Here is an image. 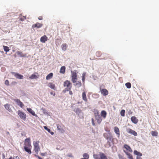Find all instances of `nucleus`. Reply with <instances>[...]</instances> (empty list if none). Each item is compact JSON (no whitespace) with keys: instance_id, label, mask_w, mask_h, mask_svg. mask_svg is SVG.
Returning a JSON list of instances; mask_svg holds the SVG:
<instances>
[{"instance_id":"nucleus-25","label":"nucleus","mask_w":159,"mask_h":159,"mask_svg":"<svg viewBox=\"0 0 159 159\" xmlns=\"http://www.w3.org/2000/svg\"><path fill=\"white\" fill-rule=\"evenodd\" d=\"M84 158H82L80 159H88L89 158V155L87 153H84L83 155Z\"/></svg>"},{"instance_id":"nucleus-23","label":"nucleus","mask_w":159,"mask_h":159,"mask_svg":"<svg viewBox=\"0 0 159 159\" xmlns=\"http://www.w3.org/2000/svg\"><path fill=\"white\" fill-rule=\"evenodd\" d=\"M82 99L85 102H87L88 101L86 97V93L85 92L82 93Z\"/></svg>"},{"instance_id":"nucleus-20","label":"nucleus","mask_w":159,"mask_h":159,"mask_svg":"<svg viewBox=\"0 0 159 159\" xmlns=\"http://www.w3.org/2000/svg\"><path fill=\"white\" fill-rule=\"evenodd\" d=\"M48 86L50 88L55 90V86L54 84L51 82H49L48 84Z\"/></svg>"},{"instance_id":"nucleus-16","label":"nucleus","mask_w":159,"mask_h":159,"mask_svg":"<svg viewBox=\"0 0 159 159\" xmlns=\"http://www.w3.org/2000/svg\"><path fill=\"white\" fill-rule=\"evenodd\" d=\"M48 37H47L44 35L43 36H42L40 38V41L43 43H45L46 41L48 40Z\"/></svg>"},{"instance_id":"nucleus-19","label":"nucleus","mask_w":159,"mask_h":159,"mask_svg":"<svg viewBox=\"0 0 159 159\" xmlns=\"http://www.w3.org/2000/svg\"><path fill=\"white\" fill-rule=\"evenodd\" d=\"M124 148H125L126 150L128 151L129 152H132V150L130 148L129 146V145H127V144H125L124 145Z\"/></svg>"},{"instance_id":"nucleus-8","label":"nucleus","mask_w":159,"mask_h":159,"mask_svg":"<svg viewBox=\"0 0 159 159\" xmlns=\"http://www.w3.org/2000/svg\"><path fill=\"white\" fill-rule=\"evenodd\" d=\"M95 116L96 119L97 120V122L98 124H100L101 122L102 119L100 117L98 112H97V113H95Z\"/></svg>"},{"instance_id":"nucleus-54","label":"nucleus","mask_w":159,"mask_h":159,"mask_svg":"<svg viewBox=\"0 0 159 159\" xmlns=\"http://www.w3.org/2000/svg\"><path fill=\"white\" fill-rule=\"evenodd\" d=\"M132 112H130V113L131 114H132Z\"/></svg>"},{"instance_id":"nucleus-50","label":"nucleus","mask_w":159,"mask_h":159,"mask_svg":"<svg viewBox=\"0 0 159 159\" xmlns=\"http://www.w3.org/2000/svg\"><path fill=\"white\" fill-rule=\"evenodd\" d=\"M136 159H142V158L141 157L137 156L136 157Z\"/></svg>"},{"instance_id":"nucleus-18","label":"nucleus","mask_w":159,"mask_h":159,"mask_svg":"<svg viewBox=\"0 0 159 159\" xmlns=\"http://www.w3.org/2000/svg\"><path fill=\"white\" fill-rule=\"evenodd\" d=\"M131 120L133 123L135 124H137L138 121V119L134 116H132L131 117Z\"/></svg>"},{"instance_id":"nucleus-21","label":"nucleus","mask_w":159,"mask_h":159,"mask_svg":"<svg viewBox=\"0 0 159 159\" xmlns=\"http://www.w3.org/2000/svg\"><path fill=\"white\" fill-rule=\"evenodd\" d=\"M27 110L28 111L30 112V114H31L32 115L34 116H35V112L34 111H33L31 108H27Z\"/></svg>"},{"instance_id":"nucleus-51","label":"nucleus","mask_w":159,"mask_h":159,"mask_svg":"<svg viewBox=\"0 0 159 159\" xmlns=\"http://www.w3.org/2000/svg\"><path fill=\"white\" fill-rule=\"evenodd\" d=\"M84 79H85V78H84V76H83V77H82V81H84Z\"/></svg>"},{"instance_id":"nucleus-2","label":"nucleus","mask_w":159,"mask_h":159,"mask_svg":"<svg viewBox=\"0 0 159 159\" xmlns=\"http://www.w3.org/2000/svg\"><path fill=\"white\" fill-rule=\"evenodd\" d=\"M63 86L66 88L63 91L64 93H66V91H68L71 90L72 85L70 81L66 80L64 82Z\"/></svg>"},{"instance_id":"nucleus-17","label":"nucleus","mask_w":159,"mask_h":159,"mask_svg":"<svg viewBox=\"0 0 159 159\" xmlns=\"http://www.w3.org/2000/svg\"><path fill=\"white\" fill-rule=\"evenodd\" d=\"M16 53L20 57H26V54H23L22 52L20 51H17L16 52Z\"/></svg>"},{"instance_id":"nucleus-10","label":"nucleus","mask_w":159,"mask_h":159,"mask_svg":"<svg viewBox=\"0 0 159 159\" xmlns=\"http://www.w3.org/2000/svg\"><path fill=\"white\" fill-rule=\"evenodd\" d=\"M12 74L15 77L18 79H23L24 78V76L23 75H20L17 73H15L13 72Z\"/></svg>"},{"instance_id":"nucleus-37","label":"nucleus","mask_w":159,"mask_h":159,"mask_svg":"<svg viewBox=\"0 0 159 159\" xmlns=\"http://www.w3.org/2000/svg\"><path fill=\"white\" fill-rule=\"evenodd\" d=\"M96 55L97 57H99L101 56L102 53L98 51L96 52Z\"/></svg>"},{"instance_id":"nucleus-52","label":"nucleus","mask_w":159,"mask_h":159,"mask_svg":"<svg viewBox=\"0 0 159 159\" xmlns=\"http://www.w3.org/2000/svg\"><path fill=\"white\" fill-rule=\"evenodd\" d=\"M52 135H53V134H54V133L53 132H49Z\"/></svg>"},{"instance_id":"nucleus-15","label":"nucleus","mask_w":159,"mask_h":159,"mask_svg":"<svg viewBox=\"0 0 159 159\" xmlns=\"http://www.w3.org/2000/svg\"><path fill=\"white\" fill-rule=\"evenodd\" d=\"M43 25L42 24L36 23V24H34L32 26V28L34 29L36 27L37 28H39L42 27Z\"/></svg>"},{"instance_id":"nucleus-30","label":"nucleus","mask_w":159,"mask_h":159,"mask_svg":"<svg viewBox=\"0 0 159 159\" xmlns=\"http://www.w3.org/2000/svg\"><path fill=\"white\" fill-rule=\"evenodd\" d=\"M3 47L4 51L6 52H8L9 51L10 49L8 47L3 45Z\"/></svg>"},{"instance_id":"nucleus-39","label":"nucleus","mask_w":159,"mask_h":159,"mask_svg":"<svg viewBox=\"0 0 159 159\" xmlns=\"http://www.w3.org/2000/svg\"><path fill=\"white\" fill-rule=\"evenodd\" d=\"M105 130L106 131L108 132H110V128L107 127H106L104 128Z\"/></svg>"},{"instance_id":"nucleus-27","label":"nucleus","mask_w":159,"mask_h":159,"mask_svg":"<svg viewBox=\"0 0 159 159\" xmlns=\"http://www.w3.org/2000/svg\"><path fill=\"white\" fill-rule=\"evenodd\" d=\"M101 115L104 118H105L107 116V112L105 111H102L101 112Z\"/></svg>"},{"instance_id":"nucleus-13","label":"nucleus","mask_w":159,"mask_h":159,"mask_svg":"<svg viewBox=\"0 0 159 159\" xmlns=\"http://www.w3.org/2000/svg\"><path fill=\"white\" fill-rule=\"evenodd\" d=\"M4 107L6 110L11 112L12 111L11 105L8 103H7L4 105Z\"/></svg>"},{"instance_id":"nucleus-44","label":"nucleus","mask_w":159,"mask_h":159,"mask_svg":"<svg viewBox=\"0 0 159 159\" xmlns=\"http://www.w3.org/2000/svg\"><path fill=\"white\" fill-rule=\"evenodd\" d=\"M26 19V18L25 17L23 16L22 17H21L20 18V20L21 21H23L25 20Z\"/></svg>"},{"instance_id":"nucleus-33","label":"nucleus","mask_w":159,"mask_h":159,"mask_svg":"<svg viewBox=\"0 0 159 159\" xmlns=\"http://www.w3.org/2000/svg\"><path fill=\"white\" fill-rule=\"evenodd\" d=\"M125 85L126 87L128 89H130L131 88V85L130 83L128 82L125 84Z\"/></svg>"},{"instance_id":"nucleus-12","label":"nucleus","mask_w":159,"mask_h":159,"mask_svg":"<svg viewBox=\"0 0 159 159\" xmlns=\"http://www.w3.org/2000/svg\"><path fill=\"white\" fill-rule=\"evenodd\" d=\"M114 130L115 133L116 134L118 138L120 137V132L119 128L117 126H115L114 128Z\"/></svg>"},{"instance_id":"nucleus-47","label":"nucleus","mask_w":159,"mask_h":159,"mask_svg":"<svg viewBox=\"0 0 159 159\" xmlns=\"http://www.w3.org/2000/svg\"><path fill=\"white\" fill-rule=\"evenodd\" d=\"M69 91V94L70 95H72L73 94V93H72V91H71V90H70Z\"/></svg>"},{"instance_id":"nucleus-5","label":"nucleus","mask_w":159,"mask_h":159,"mask_svg":"<svg viewBox=\"0 0 159 159\" xmlns=\"http://www.w3.org/2000/svg\"><path fill=\"white\" fill-rule=\"evenodd\" d=\"M103 136L106 139L109 141H111L113 139V136L110 132L104 133ZM108 143H110L109 141L108 142Z\"/></svg>"},{"instance_id":"nucleus-3","label":"nucleus","mask_w":159,"mask_h":159,"mask_svg":"<svg viewBox=\"0 0 159 159\" xmlns=\"http://www.w3.org/2000/svg\"><path fill=\"white\" fill-rule=\"evenodd\" d=\"M93 156L95 159H108L106 155L102 152H99V154H94Z\"/></svg>"},{"instance_id":"nucleus-53","label":"nucleus","mask_w":159,"mask_h":159,"mask_svg":"<svg viewBox=\"0 0 159 159\" xmlns=\"http://www.w3.org/2000/svg\"><path fill=\"white\" fill-rule=\"evenodd\" d=\"M132 112H130V113L131 114H132Z\"/></svg>"},{"instance_id":"nucleus-49","label":"nucleus","mask_w":159,"mask_h":159,"mask_svg":"<svg viewBox=\"0 0 159 159\" xmlns=\"http://www.w3.org/2000/svg\"><path fill=\"white\" fill-rule=\"evenodd\" d=\"M35 156L38 158L39 159H43L41 157H40L39 156H37L36 155H35Z\"/></svg>"},{"instance_id":"nucleus-1","label":"nucleus","mask_w":159,"mask_h":159,"mask_svg":"<svg viewBox=\"0 0 159 159\" xmlns=\"http://www.w3.org/2000/svg\"><path fill=\"white\" fill-rule=\"evenodd\" d=\"M24 145L25 150L29 154H31L32 152L31 150L32 146L31 144L30 138H27L25 139Z\"/></svg>"},{"instance_id":"nucleus-46","label":"nucleus","mask_w":159,"mask_h":159,"mask_svg":"<svg viewBox=\"0 0 159 159\" xmlns=\"http://www.w3.org/2000/svg\"><path fill=\"white\" fill-rule=\"evenodd\" d=\"M50 94L52 95H53L54 96H55V93L54 92H50Z\"/></svg>"},{"instance_id":"nucleus-36","label":"nucleus","mask_w":159,"mask_h":159,"mask_svg":"<svg viewBox=\"0 0 159 159\" xmlns=\"http://www.w3.org/2000/svg\"><path fill=\"white\" fill-rule=\"evenodd\" d=\"M57 128L58 130H59L61 131L63 130L61 126L59 124H57Z\"/></svg>"},{"instance_id":"nucleus-31","label":"nucleus","mask_w":159,"mask_h":159,"mask_svg":"<svg viewBox=\"0 0 159 159\" xmlns=\"http://www.w3.org/2000/svg\"><path fill=\"white\" fill-rule=\"evenodd\" d=\"M151 134L152 136H156L158 135V132L156 131H152L151 132Z\"/></svg>"},{"instance_id":"nucleus-38","label":"nucleus","mask_w":159,"mask_h":159,"mask_svg":"<svg viewBox=\"0 0 159 159\" xmlns=\"http://www.w3.org/2000/svg\"><path fill=\"white\" fill-rule=\"evenodd\" d=\"M9 159H20V158L18 156H14L13 157L11 156Z\"/></svg>"},{"instance_id":"nucleus-48","label":"nucleus","mask_w":159,"mask_h":159,"mask_svg":"<svg viewBox=\"0 0 159 159\" xmlns=\"http://www.w3.org/2000/svg\"><path fill=\"white\" fill-rule=\"evenodd\" d=\"M38 18L39 20H41L43 19V17L42 16H40L38 17Z\"/></svg>"},{"instance_id":"nucleus-40","label":"nucleus","mask_w":159,"mask_h":159,"mask_svg":"<svg viewBox=\"0 0 159 159\" xmlns=\"http://www.w3.org/2000/svg\"><path fill=\"white\" fill-rule=\"evenodd\" d=\"M118 156L119 159H126L120 154H118Z\"/></svg>"},{"instance_id":"nucleus-35","label":"nucleus","mask_w":159,"mask_h":159,"mask_svg":"<svg viewBox=\"0 0 159 159\" xmlns=\"http://www.w3.org/2000/svg\"><path fill=\"white\" fill-rule=\"evenodd\" d=\"M81 82L78 81L77 83L75 84V86H76L77 87H79L81 86Z\"/></svg>"},{"instance_id":"nucleus-28","label":"nucleus","mask_w":159,"mask_h":159,"mask_svg":"<svg viewBox=\"0 0 159 159\" xmlns=\"http://www.w3.org/2000/svg\"><path fill=\"white\" fill-rule=\"evenodd\" d=\"M39 77V75H37L34 74L31 75V76L29 77V78L31 79H36Z\"/></svg>"},{"instance_id":"nucleus-9","label":"nucleus","mask_w":159,"mask_h":159,"mask_svg":"<svg viewBox=\"0 0 159 159\" xmlns=\"http://www.w3.org/2000/svg\"><path fill=\"white\" fill-rule=\"evenodd\" d=\"M100 90L101 94L104 96H107L108 94V91L107 89H102L101 86H100Z\"/></svg>"},{"instance_id":"nucleus-7","label":"nucleus","mask_w":159,"mask_h":159,"mask_svg":"<svg viewBox=\"0 0 159 159\" xmlns=\"http://www.w3.org/2000/svg\"><path fill=\"white\" fill-rule=\"evenodd\" d=\"M71 81L73 83L76 82L77 80V74L75 72H73L72 73Z\"/></svg>"},{"instance_id":"nucleus-24","label":"nucleus","mask_w":159,"mask_h":159,"mask_svg":"<svg viewBox=\"0 0 159 159\" xmlns=\"http://www.w3.org/2000/svg\"><path fill=\"white\" fill-rule=\"evenodd\" d=\"M65 70L66 67L65 66H62L60 68V72L61 73L64 74L65 73Z\"/></svg>"},{"instance_id":"nucleus-4","label":"nucleus","mask_w":159,"mask_h":159,"mask_svg":"<svg viewBox=\"0 0 159 159\" xmlns=\"http://www.w3.org/2000/svg\"><path fill=\"white\" fill-rule=\"evenodd\" d=\"M39 141H34L33 142L34 150L37 154H38V152L40 150V148L39 145Z\"/></svg>"},{"instance_id":"nucleus-45","label":"nucleus","mask_w":159,"mask_h":159,"mask_svg":"<svg viewBox=\"0 0 159 159\" xmlns=\"http://www.w3.org/2000/svg\"><path fill=\"white\" fill-rule=\"evenodd\" d=\"M91 120H92V125L93 126H94L95 125V124L94 123V122L93 119V118H92Z\"/></svg>"},{"instance_id":"nucleus-6","label":"nucleus","mask_w":159,"mask_h":159,"mask_svg":"<svg viewBox=\"0 0 159 159\" xmlns=\"http://www.w3.org/2000/svg\"><path fill=\"white\" fill-rule=\"evenodd\" d=\"M18 114L20 119L24 120H25L26 116L25 113L21 111L20 110H18Z\"/></svg>"},{"instance_id":"nucleus-34","label":"nucleus","mask_w":159,"mask_h":159,"mask_svg":"<svg viewBox=\"0 0 159 159\" xmlns=\"http://www.w3.org/2000/svg\"><path fill=\"white\" fill-rule=\"evenodd\" d=\"M125 111L124 110H122L120 112V114L121 116H125Z\"/></svg>"},{"instance_id":"nucleus-41","label":"nucleus","mask_w":159,"mask_h":159,"mask_svg":"<svg viewBox=\"0 0 159 159\" xmlns=\"http://www.w3.org/2000/svg\"><path fill=\"white\" fill-rule=\"evenodd\" d=\"M118 156L119 159H126L120 154H118Z\"/></svg>"},{"instance_id":"nucleus-14","label":"nucleus","mask_w":159,"mask_h":159,"mask_svg":"<svg viewBox=\"0 0 159 159\" xmlns=\"http://www.w3.org/2000/svg\"><path fill=\"white\" fill-rule=\"evenodd\" d=\"M127 131L128 133H129V134H132L134 136H137V132L131 129H127Z\"/></svg>"},{"instance_id":"nucleus-29","label":"nucleus","mask_w":159,"mask_h":159,"mask_svg":"<svg viewBox=\"0 0 159 159\" xmlns=\"http://www.w3.org/2000/svg\"><path fill=\"white\" fill-rule=\"evenodd\" d=\"M134 153L135 155H136L138 156H139V157H141L142 155V154L140 152L137 151L136 150H135L134 151Z\"/></svg>"},{"instance_id":"nucleus-22","label":"nucleus","mask_w":159,"mask_h":159,"mask_svg":"<svg viewBox=\"0 0 159 159\" xmlns=\"http://www.w3.org/2000/svg\"><path fill=\"white\" fill-rule=\"evenodd\" d=\"M124 152L128 156V157L129 159H134L133 156L132 154H130L127 152L125 151V150L124 151Z\"/></svg>"},{"instance_id":"nucleus-42","label":"nucleus","mask_w":159,"mask_h":159,"mask_svg":"<svg viewBox=\"0 0 159 159\" xmlns=\"http://www.w3.org/2000/svg\"><path fill=\"white\" fill-rule=\"evenodd\" d=\"M5 84L7 85L8 86L9 85V82L8 80H6L5 82Z\"/></svg>"},{"instance_id":"nucleus-11","label":"nucleus","mask_w":159,"mask_h":159,"mask_svg":"<svg viewBox=\"0 0 159 159\" xmlns=\"http://www.w3.org/2000/svg\"><path fill=\"white\" fill-rule=\"evenodd\" d=\"M14 101L16 103L17 105L19 106L21 108H22L24 106L23 103L20 101V99H14Z\"/></svg>"},{"instance_id":"nucleus-26","label":"nucleus","mask_w":159,"mask_h":159,"mask_svg":"<svg viewBox=\"0 0 159 159\" xmlns=\"http://www.w3.org/2000/svg\"><path fill=\"white\" fill-rule=\"evenodd\" d=\"M53 74L52 73H50L46 77V79L47 80H49L52 78L53 77Z\"/></svg>"},{"instance_id":"nucleus-43","label":"nucleus","mask_w":159,"mask_h":159,"mask_svg":"<svg viewBox=\"0 0 159 159\" xmlns=\"http://www.w3.org/2000/svg\"><path fill=\"white\" fill-rule=\"evenodd\" d=\"M44 128L45 129L47 130L48 132H50V129L48 128L47 126H44Z\"/></svg>"},{"instance_id":"nucleus-32","label":"nucleus","mask_w":159,"mask_h":159,"mask_svg":"<svg viewBox=\"0 0 159 159\" xmlns=\"http://www.w3.org/2000/svg\"><path fill=\"white\" fill-rule=\"evenodd\" d=\"M62 49L63 50L65 51L66 49L67 45L66 44H64L61 46Z\"/></svg>"}]
</instances>
